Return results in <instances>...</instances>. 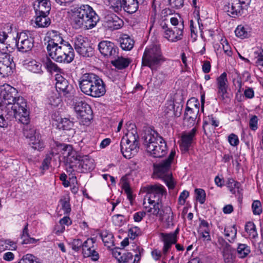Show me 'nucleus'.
Wrapping results in <instances>:
<instances>
[{
  "instance_id": "5701e85b",
  "label": "nucleus",
  "mask_w": 263,
  "mask_h": 263,
  "mask_svg": "<svg viewBox=\"0 0 263 263\" xmlns=\"http://www.w3.org/2000/svg\"><path fill=\"white\" fill-rule=\"evenodd\" d=\"M46 39L47 50L60 45L64 42H68L63 39L61 33L54 30H50L47 32Z\"/></svg>"
},
{
  "instance_id": "a878e982",
  "label": "nucleus",
  "mask_w": 263,
  "mask_h": 263,
  "mask_svg": "<svg viewBox=\"0 0 263 263\" xmlns=\"http://www.w3.org/2000/svg\"><path fill=\"white\" fill-rule=\"evenodd\" d=\"M154 215L158 216L167 227L174 226V214L170 206L162 207L160 209L159 214Z\"/></svg>"
},
{
  "instance_id": "9b49d317",
  "label": "nucleus",
  "mask_w": 263,
  "mask_h": 263,
  "mask_svg": "<svg viewBox=\"0 0 263 263\" xmlns=\"http://www.w3.org/2000/svg\"><path fill=\"white\" fill-rule=\"evenodd\" d=\"M251 0H229L223 7L224 11L232 17L236 18L248 8Z\"/></svg>"
},
{
  "instance_id": "6ab92c4d",
  "label": "nucleus",
  "mask_w": 263,
  "mask_h": 263,
  "mask_svg": "<svg viewBox=\"0 0 263 263\" xmlns=\"http://www.w3.org/2000/svg\"><path fill=\"white\" fill-rule=\"evenodd\" d=\"M55 88L60 94L68 96L71 93L73 90L72 86L70 85L68 81L60 73L55 75Z\"/></svg>"
},
{
  "instance_id": "dca6fc26",
  "label": "nucleus",
  "mask_w": 263,
  "mask_h": 263,
  "mask_svg": "<svg viewBox=\"0 0 263 263\" xmlns=\"http://www.w3.org/2000/svg\"><path fill=\"white\" fill-rule=\"evenodd\" d=\"M96 239L88 238L83 242L82 254L85 257H90L92 260L97 261L99 258L98 253L95 246Z\"/></svg>"
},
{
  "instance_id": "37998d69",
  "label": "nucleus",
  "mask_w": 263,
  "mask_h": 263,
  "mask_svg": "<svg viewBox=\"0 0 263 263\" xmlns=\"http://www.w3.org/2000/svg\"><path fill=\"white\" fill-rule=\"evenodd\" d=\"M57 155H58V153L54 152L53 151L47 154L42 162V165L40 166V169L43 171L48 170L52 158Z\"/></svg>"
},
{
  "instance_id": "4c0bfd02",
  "label": "nucleus",
  "mask_w": 263,
  "mask_h": 263,
  "mask_svg": "<svg viewBox=\"0 0 263 263\" xmlns=\"http://www.w3.org/2000/svg\"><path fill=\"white\" fill-rule=\"evenodd\" d=\"M120 46L124 50H130L134 46V41L128 35L124 34L120 39Z\"/></svg>"
},
{
  "instance_id": "473e14b6",
  "label": "nucleus",
  "mask_w": 263,
  "mask_h": 263,
  "mask_svg": "<svg viewBox=\"0 0 263 263\" xmlns=\"http://www.w3.org/2000/svg\"><path fill=\"white\" fill-rule=\"evenodd\" d=\"M223 234L226 239L230 243L235 242L237 238V229L235 225L227 227L223 231Z\"/></svg>"
},
{
  "instance_id": "c85d7f7f",
  "label": "nucleus",
  "mask_w": 263,
  "mask_h": 263,
  "mask_svg": "<svg viewBox=\"0 0 263 263\" xmlns=\"http://www.w3.org/2000/svg\"><path fill=\"white\" fill-rule=\"evenodd\" d=\"M35 14H49L51 4L48 0H36L34 4Z\"/></svg>"
},
{
  "instance_id": "f03ea898",
  "label": "nucleus",
  "mask_w": 263,
  "mask_h": 263,
  "mask_svg": "<svg viewBox=\"0 0 263 263\" xmlns=\"http://www.w3.org/2000/svg\"><path fill=\"white\" fill-rule=\"evenodd\" d=\"M81 91L93 98H99L106 93V85L99 77L93 73H86L79 80Z\"/></svg>"
},
{
  "instance_id": "f8f14e48",
  "label": "nucleus",
  "mask_w": 263,
  "mask_h": 263,
  "mask_svg": "<svg viewBox=\"0 0 263 263\" xmlns=\"http://www.w3.org/2000/svg\"><path fill=\"white\" fill-rule=\"evenodd\" d=\"M217 242L221 251L224 263H236L235 248L228 243L222 237H218Z\"/></svg>"
},
{
  "instance_id": "8fccbe9b",
  "label": "nucleus",
  "mask_w": 263,
  "mask_h": 263,
  "mask_svg": "<svg viewBox=\"0 0 263 263\" xmlns=\"http://www.w3.org/2000/svg\"><path fill=\"white\" fill-rule=\"evenodd\" d=\"M59 202L61 205V209L64 211V213L65 214H69L71 211V206L69 198L63 197L60 200Z\"/></svg>"
},
{
  "instance_id": "a18cd8bd",
  "label": "nucleus",
  "mask_w": 263,
  "mask_h": 263,
  "mask_svg": "<svg viewBox=\"0 0 263 263\" xmlns=\"http://www.w3.org/2000/svg\"><path fill=\"white\" fill-rule=\"evenodd\" d=\"M235 32L236 35L241 39L247 38L250 35L249 29L242 25L238 26L235 30Z\"/></svg>"
},
{
  "instance_id": "58836bf2",
  "label": "nucleus",
  "mask_w": 263,
  "mask_h": 263,
  "mask_svg": "<svg viewBox=\"0 0 263 263\" xmlns=\"http://www.w3.org/2000/svg\"><path fill=\"white\" fill-rule=\"evenodd\" d=\"M245 231L248 233L250 239L255 240L258 238V234L255 225L253 222H248L245 225Z\"/></svg>"
},
{
  "instance_id": "2eb2a0df",
  "label": "nucleus",
  "mask_w": 263,
  "mask_h": 263,
  "mask_svg": "<svg viewBox=\"0 0 263 263\" xmlns=\"http://www.w3.org/2000/svg\"><path fill=\"white\" fill-rule=\"evenodd\" d=\"M74 49L82 57H90L92 55V49L88 43L81 35L76 36L73 40Z\"/></svg>"
},
{
  "instance_id": "09e8293b",
  "label": "nucleus",
  "mask_w": 263,
  "mask_h": 263,
  "mask_svg": "<svg viewBox=\"0 0 263 263\" xmlns=\"http://www.w3.org/2000/svg\"><path fill=\"white\" fill-rule=\"evenodd\" d=\"M110 8L115 12H119L123 8L122 0H108Z\"/></svg>"
},
{
  "instance_id": "a19ab883",
  "label": "nucleus",
  "mask_w": 263,
  "mask_h": 263,
  "mask_svg": "<svg viewBox=\"0 0 263 263\" xmlns=\"http://www.w3.org/2000/svg\"><path fill=\"white\" fill-rule=\"evenodd\" d=\"M21 239H22L23 244H31L36 243L38 240L33 238L30 237L28 229V224L27 223L23 229V233L21 235Z\"/></svg>"
},
{
  "instance_id": "c756f323",
  "label": "nucleus",
  "mask_w": 263,
  "mask_h": 263,
  "mask_svg": "<svg viewBox=\"0 0 263 263\" xmlns=\"http://www.w3.org/2000/svg\"><path fill=\"white\" fill-rule=\"evenodd\" d=\"M145 0H122L124 10L129 13L136 12L139 5L144 2Z\"/></svg>"
},
{
  "instance_id": "2f4dec72",
  "label": "nucleus",
  "mask_w": 263,
  "mask_h": 263,
  "mask_svg": "<svg viewBox=\"0 0 263 263\" xmlns=\"http://www.w3.org/2000/svg\"><path fill=\"white\" fill-rule=\"evenodd\" d=\"M23 65L26 69L33 73L42 74L43 72L41 63L34 60L25 61Z\"/></svg>"
},
{
  "instance_id": "412c9836",
  "label": "nucleus",
  "mask_w": 263,
  "mask_h": 263,
  "mask_svg": "<svg viewBox=\"0 0 263 263\" xmlns=\"http://www.w3.org/2000/svg\"><path fill=\"white\" fill-rule=\"evenodd\" d=\"M98 48L100 53L105 57L114 58L118 53V48L108 41H103L99 43Z\"/></svg>"
},
{
  "instance_id": "cd10ccee",
  "label": "nucleus",
  "mask_w": 263,
  "mask_h": 263,
  "mask_svg": "<svg viewBox=\"0 0 263 263\" xmlns=\"http://www.w3.org/2000/svg\"><path fill=\"white\" fill-rule=\"evenodd\" d=\"M196 131V128L194 127L190 132L182 134L181 136V142L180 145V148L182 151L184 152L188 151L189 147L191 146Z\"/></svg>"
},
{
  "instance_id": "1a4fd4ad",
  "label": "nucleus",
  "mask_w": 263,
  "mask_h": 263,
  "mask_svg": "<svg viewBox=\"0 0 263 263\" xmlns=\"http://www.w3.org/2000/svg\"><path fill=\"white\" fill-rule=\"evenodd\" d=\"M139 136L136 130H132L124 136L120 142V150L123 156L130 159L135 155L139 149Z\"/></svg>"
},
{
  "instance_id": "72a5a7b5",
  "label": "nucleus",
  "mask_w": 263,
  "mask_h": 263,
  "mask_svg": "<svg viewBox=\"0 0 263 263\" xmlns=\"http://www.w3.org/2000/svg\"><path fill=\"white\" fill-rule=\"evenodd\" d=\"M29 144L32 148L37 151H41L45 146L44 142L40 133L36 134L35 137L29 140Z\"/></svg>"
},
{
  "instance_id": "c9c22d12",
  "label": "nucleus",
  "mask_w": 263,
  "mask_h": 263,
  "mask_svg": "<svg viewBox=\"0 0 263 263\" xmlns=\"http://www.w3.org/2000/svg\"><path fill=\"white\" fill-rule=\"evenodd\" d=\"M236 249L239 258H246L251 252L250 247L247 244L238 243Z\"/></svg>"
},
{
  "instance_id": "0e129e2a",
  "label": "nucleus",
  "mask_w": 263,
  "mask_h": 263,
  "mask_svg": "<svg viewBox=\"0 0 263 263\" xmlns=\"http://www.w3.org/2000/svg\"><path fill=\"white\" fill-rule=\"evenodd\" d=\"M228 140L230 144L233 146H237L239 143L238 136L233 133L228 136Z\"/></svg>"
},
{
  "instance_id": "aec40b11",
  "label": "nucleus",
  "mask_w": 263,
  "mask_h": 263,
  "mask_svg": "<svg viewBox=\"0 0 263 263\" xmlns=\"http://www.w3.org/2000/svg\"><path fill=\"white\" fill-rule=\"evenodd\" d=\"M136 254L135 258L133 260V255L131 253H123L122 255L118 253V256H117L116 253H114V256L118 260L119 263H138L140 259L141 253L143 251V249L140 247H136L135 249Z\"/></svg>"
},
{
  "instance_id": "5fc2aeb1",
  "label": "nucleus",
  "mask_w": 263,
  "mask_h": 263,
  "mask_svg": "<svg viewBox=\"0 0 263 263\" xmlns=\"http://www.w3.org/2000/svg\"><path fill=\"white\" fill-rule=\"evenodd\" d=\"M252 209L254 215H260L262 213L261 202L257 200L254 201L252 204Z\"/></svg>"
},
{
  "instance_id": "a211bd4d",
  "label": "nucleus",
  "mask_w": 263,
  "mask_h": 263,
  "mask_svg": "<svg viewBox=\"0 0 263 263\" xmlns=\"http://www.w3.org/2000/svg\"><path fill=\"white\" fill-rule=\"evenodd\" d=\"M14 67L15 64L10 54H6L0 59V74L3 77L11 75Z\"/></svg>"
},
{
  "instance_id": "4be33fe9",
  "label": "nucleus",
  "mask_w": 263,
  "mask_h": 263,
  "mask_svg": "<svg viewBox=\"0 0 263 263\" xmlns=\"http://www.w3.org/2000/svg\"><path fill=\"white\" fill-rule=\"evenodd\" d=\"M216 86L218 98L220 100L224 101L227 97V94L228 87L227 75L226 72H223L216 79Z\"/></svg>"
},
{
  "instance_id": "052dcab7",
  "label": "nucleus",
  "mask_w": 263,
  "mask_h": 263,
  "mask_svg": "<svg viewBox=\"0 0 263 263\" xmlns=\"http://www.w3.org/2000/svg\"><path fill=\"white\" fill-rule=\"evenodd\" d=\"M124 216L121 214H117L112 216L113 223L117 226H122L125 221Z\"/></svg>"
},
{
  "instance_id": "e433bc0d",
  "label": "nucleus",
  "mask_w": 263,
  "mask_h": 263,
  "mask_svg": "<svg viewBox=\"0 0 263 263\" xmlns=\"http://www.w3.org/2000/svg\"><path fill=\"white\" fill-rule=\"evenodd\" d=\"M130 62L131 61L129 59L123 57H118L117 59L111 61L112 65L119 69L126 68Z\"/></svg>"
},
{
  "instance_id": "680f3d73",
  "label": "nucleus",
  "mask_w": 263,
  "mask_h": 263,
  "mask_svg": "<svg viewBox=\"0 0 263 263\" xmlns=\"http://www.w3.org/2000/svg\"><path fill=\"white\" fill-rule=\"evenodd\" d=\"M141 232L138 227H133L130 228L128 231V236L133 239H134L137 236L141 235Z\"/></svg>"
},
{
  "instance_id": "9d476101",
  "label": "nucleus",
  "mask_w": 263,
  "mask_h": 263,
  "mask_svg": "<svg viewBox=\"0 0 263 263\" xmlns=\"http://www.w3.org/2000/svg\"><path fill=\"white\" fill-rule=\"evenodd\" d=\"M59 149L63 151L65 163L69 165L70 169H77V164L81 158L77 152L73 149L72 145L67 144L55 143Z\"/></svg>"
},
{
  "instance_id": "6e6d98bb",
  "label": "nucleus",
  "mask_w": 263,
  "mask_h": 263,
  "mask_svg": "<svg viewBox=\"0 0 263 263\" xmlns=\"http://www.w3.org/2000/svg\"><path fill=\"white\" fill-rule=\"evenodd\" d=\"M195 193L197 200L201 204L204 203L205 200V191L203 189H197L195 190Z\"/></svg>"
},
{
  "instance_id": "0eeeda50",
  "label": "nucleus",
  "mask_w": 263,
  "mask_h": 263,
  "mask_svg": "<svg viewBox=\"0 0 263 263\" xmlns=\"http://www.w3.org/2000/svg\"><path fill=\"white\" fill-rule=\"evenodd\" d=\"M165 61L160 45L152 44L147 46L142 58V65L153 69Z\"/></svg>"
},
{
  "instance_id": "39448f33",
  "label": "nucleus",
  "mask_w": 263,
  "mask_h": 263,
  "mask_svg": "<svg viewBox=\"0 0 263 263\" xmlns=\"http://www.w3.org/2000/svg\"><path fill=\"white\" fill-rule=\"evenodd\" d=\"M146 151L154 157H161L166 152V144L163 138L154 130L148 132L143 137Z\"/></svg>"
},
{
  "instance_id": "4468645a",
  "label": "nucleus",
  "mask_w": 263,
  "mask_h": 263,
  "mask_svg": "<svg viewBox=\"0 0 263 263\" xmlns=\"http://www.w3.org/2000/svg\"><path fill=\"white\" fill-rule=\"evenodd\" d=\"M13 40L18 51L22 52L30 51L34 46L33 38L26 32L17 33L16 39L14 37Z\"/></svg>"
},
{
  "instance_id": "13d9d810",
  "label": "nucleus",
  "mask_w": 263,
  "mask_h": 263,
  "mask_svg": "<svg viewBox=\"0 0 263 263\" xmlns=\"http://www.w3.org/2000/svg\"><path fill=\"white\" fill-rule=\"evenodd\" d=\"M227 186L229 189L230 191L232 194H235L236 192V191H235V189L239 187V183L236 182L232 178H229L227 181Z\"/></svg>"
},
{
  "instance_id": "de8ad7c7",
  "label": "nucleus",
  "mask_w": 263,
  "mask_h": 263,
  "mask_svg": "<svg viewBox=\"0 0 263 263\" xmlns=\"http://www.w3.org/2000/svg\"><path fill=\"white\" fill-rule=\"evenodd\" d=\"M200 220V223L199 225V228L198 230V232L199 234H208L210 233L211 228L210 225L207 221L204 220L199 219Z\"/></svg>"
},
{
  "instance_id": "bb28decb",
  "label": "nucleus",
  "mask_w": 263,
  "mask_h": 263,
  "mask_svg": "<svg viewBox=\"0 0 263 263\" xmlns=\"http://www.w3.org/2000/svg\"><path fill=\"white\" fill-rule=\"evenodd\" d=\"M77 167L78 172L85 173L91 171L95 168L94 160L87 155L81 156Z\"/></svg>"
},
{
  "instance_id": "3c124183",
  "label": "nucleus",
  "mask_w": 263,
  "mask_h": 263,
  "mask_svg": "<svg viewBox=\"0 0 263 263\" xmlns=\"http://www.w3.org/2000/svg\"><path fill=\"white\" fill-rule=\"evenodd\" d=\"M45 67L47 70L50 72H62V69H61L58 66L52 62L51 60L48 59L45 63Z\"/></svg>"
},
{
  "instance_id": "e2e57ef3",
  "label": "nucleus",
  "mask_w": 263,
  "mask_h": 263,
  "mask_svg": "<svg viewBox=\"0 0 263 263\" xmlns=\"http://www.w3.org/2000/svg\"><path fill=\"white\" fill-rule=\"evenodd\" d=\"M83 243L80 239H75L71 243V248L76 252H78L82 248L83 249Z\"/></svg>"
},
{
  "instance_id": "774afa93",
  "label": "nucleus",
  "mask_w": 263,
  "mask_h": 263,
  "mask_svg": "<svg viewBox=\"0 0 263 263\" xmlns=\"http://www.w3.org/2000/svg\"><path fill=\"white\" fill-rule=\"evenodd\" d=\"M189 196V192L186 190H184L182 192L179 197L178 202L180 204L183 205L185 202L186 199Z\"/></svg>"
},
{
  "instance_id": "423d86ee",
  "label": "nucleus",
  "mask_w": 263,
  "mask_h": 263,
  "mask_svg": "<svg viewBox=\"0 0 263 263\" xmlns=\"http://www.w3.org/2000/svg\"><path fill=\"white\" fill-rule=\"evenodd\" d=\"M175 154V151L172 150L166 159L154 165V173L164 181L169 189H173L176 184L171 171V165Z\"/></svg>"
},
{
  "instance_id": "c03bdc74",
  "label": "nucleus",
  "mask_w": 263,
  "mask_h": 263,
  "mask_svg": "<svg viewBox=\"0 0 263 263\" xmlns=\"http://www.w3.org/2000/svg\"><path fill=\"white\" fill-rule=\"evenodd\" d=\"M105 246L110 247L114 243V236L110 232L106 231H102L100 234Z\"/></svg>"
},
{
  "instance_id": "f3484780",
  "label": "nucleus",
  "mask_w": 263,
  "mask_h": 263,
  "mask_svg": "<svg viewBox=\"0 0 263 263\" xmlns=\"http://www.w3.org/2000/svg\"><path fill=\"white\" fill-rule=\"evenodd\" d=\"M160 236V239L163 243L161 257H162V260H164L173 245L176 243L177 239H176L175 234L174 233H161Z\"/></svg>"
},
{
  "instance_id": "ddd939ff",
  "label": "nucleus",
  "mask_w": 263,
  "mask_h": 263,
  "mask_svg": "<svg viewBox=\"0 0 263 263\" xmlns=\"http://www.w3.org/2000/svg\"><path fill=\"white\" fill-rule=\"evenodd\" d=\"M74 109L77 118L85 125L89 123L92 119V110L90 106L85 102L80 101L75 103Z\"/></svg>"
},
{
  "instance_id": "603ef678",
  "label": "nucleus",
  "mask_w": 263,
  "mask_h": 263,
  "mask_svg": "<svg viewBox=\"0 0 263 263\" xmlns=\"http://www.w3.org/2000/svg\"><path fill=\"white\" fill-rule=\"evenodd\" d=\"M73 126V123L67 118H62L59 122L58 127L63 130H69Z\"/></svg>"
},
{
  "instance_id": "4d7b16f0",
  "label": "nucleus",
  "mask_w": 263,
  "mask_h": 263,
  "mask_svg": "<svg viewBox=\"0 0 263 263\" xmlns=\"http://www.w3.org/2000/svg\"><path fill=\"white\" fill-rule=\"evenodd\" d=\"M220 43L225 54L228 56H231L232 54V49L228 41L226 39H221Z\"/></svg>"
},
{
  "instance_id": "20e7f679",
  "label": "nucleus",
  "mask_w": 263,
  "mask_h": 263,
  "mask_svg": "<svg viewBox=\"0 0 263 263\" xmlns=\"http://www.w3.org/2000/svg\"><path fill=\"white\" fill-rule=\"evenodd\" d=\"M147 195L144 199L143 205L149 215L159 214L162 207V198L166 194L164 187L161 184L147 186Z\"/></svg>"
},
{
  "instance_id": "864d4df0",
  "label": "nucleus",
  "mask_w": 263,
  "mask_h": 263,
  "mask_svg": "<svg viewBox=\"0 0 263 263\" xmlns=\"http://www.w3.org/2000/svg\"><path fill=\"white\" fill-rule=\"evenodd\" d=\"M161 20L160 16L156 13V7L153 8L149 18V23L151 24V27H154V25H158V22Z\"/></svg>"
},
{
  "instance_id": "7ed1b4c3",
  "label": "nucleus",
  "mask_w": 263,
  "mask_h": 263,
  "mask_svg": "<svg viewBox=\"0 0 263 263\" xmlns=\"http://www.w3.org/2000/svg\"><path fill=\"white\" fill-rule=\"evenodd\" d=\"M71 11L72 24L76 29L82 27H84L85 29H91L96 26L99 21L98 15L89 5H82Z\"/></svg>"
},
{
  "instance_id": "79ce46f5",
  "label": "nucleus",
  "mask_w": 263,
  "mask_h": 263,
  "mask_svg": "<svg viewBox=\"0 0 263 263\" xmlns=\"http://www.w3.org/2000/svg\"><path fill=\"white\" fill-rule=\"evenodd\" d=\"M30 120L27 123H23L25 125L23 128V134L27 138H28L29 140H30L32 138L35 137L36 134H39V133L36 132L34 127L31 125L28 124Z\"/></svg>"
},
{
  "instance_id": "bf43d9fd",
  "label": "nucleus",
  "mask_w": 263,
  "mask_h": 263,
  "mask_svg": "<svg viewBox=\"0 0 263 263\" xmlns=\"http://www.w3.org/2000/svg\"><path fill=\"white\" fill-rule=\"evenodd\" d=\"M255 63L258 66L263 67V50L259 49L254 52Z\"/></svg>"
},
{
  "instance_id": "f257e3e1",
  "label": "nucleus",
  "mask_w": 263,
  "mask_h": 263,
  "mask_svg": "<svg viewBox=\"0 0 263 263\" xmlns=\"http://www.w3.org/2000/svg\"><path fill=\"white\" fill-rule=\"evenodd\" d=\"M27 102L19 96L17 90L9 84L0 86V127H7L11 121L15 118L21 123L29 121Z\"/></svg>"
},
{
  "instance_id": "49530a36",
  "label": "nucleus",
  "mask_w": 263,
  "mask_h": 263,
  "mask_svg": "<svg viewBox=\"0 0 263 263\" xmlns=\"http://www.w3.org/2000/svg\"><path fill=\"white\" fill-rule=\"evenodd\" d=\"M18 263H42L40 259L31 254H27L23 256Z\"/></svg>"
},
{
  "instance_id": "b1692460",
  "label": "nucleus",
  "mask_w": 263,
  "mask_h": 263,
  "mask_svg": "<svg viewBox=\"0 0 263 263\" xmlns=\"http://www.w3.org/2000/svg\"><path fill=\"white\" fill-rule=\"evenodd\" d=\"M179 27H174L173 29L165 30L164 37L168 41L176 42L182 39L184 25L180 24Z\"/></svg>"
},
{
  "instance_id": "338daca9",
  "label": "nucleus",
  "mask_w": 263,
  "mask_h": 263,
  "mask_svg": "<svg viewBox=\"0 0 263 263\" xmlns=\"http://www.w3.org/2000/svg\"><path fill=\"white\" fill-rule=\"evenodd\" d=\"M250 128L253 130H256L258 128V119L257 116H253L249 121Z\"/></svg>"
},
{
  "instance_id": "6e6552de",
  "label": "nucleus",
  "mask_w": 263,
  "mask_h": 263,
  "mask_svg": "<svg viewBox=\"0 0 263 263\" xmlns=\"http://www.w3.org/2000/svg\"><path fill=\"white\" fill-rule=\"evenodd\" d=\"M49 55L59 63H70L74 59L73 49L69 42H64L60 45L47 50Z\"/></svg>"
},
{
  "instance_id": "69168bd1",
  "label": "nucleus",
  "mask_w": 263,
  "mask_h": 263,
  "mask_svg": "<svg viewBox=\"0 0 263 263\" xmlns=\"http://www.w3.org/2000/svg\"><path fill=\"white\" fill-rule=\"evenodd\" d=\"M62 228L60 231L61 232H63L65 230L64 226H69L71 224L72 221L68 216H64L63 218L60 219L59 221Z\"/></svg>"
},
{
  "instance_id": "ea45409f",
  "label": "nucleus",
  "mask_w": 263,
  "mask_h": 263,
  "mask_svg": "<svg viewBox=\"0 0 263 263\" xmlns=\"http://www.w3.org/2000/svg\"><path fill=\"white\" fill-rule=\"evenodd\" d=\"M17 249L16 242L10 239L0 240V252H3L6 250H15Z\"/></svg>"
},
{
  "instance_id": "f704fd0d",
  "label": "nucleus",
  "mask_w": 263,
  "mask_h": 263,
  "mask_svg": "<svg viewBox=\"0 0 263 263\" xmlns=\"http://www.w3.org/2000/svg\"><path fill=\"white\" fill-rule=\"evenodd\" d=\"M48 14H36L35 24L38 27L44 28L50 24V20L48 17Z\"/></svg>"
},
{
  "instance_id": "7c9ffc66",
  "label": "nucleus",
  "mask_w": 263,
  "mask_h": 263,
  "mask_svg": "<svg viewBox=\"0 0 263 263\" xmlns=\"http://www.w3.org/2000/svg\"><path fill=\"white\" fill-rule=\"evenodd\" d=\"M198 114L197 108H192L189 106L186 107L184 112V120L189 122L188 126H193L195 124Z\"/></svg>"
},
{
  "instance_id": "393cba45",
  "label": "nucleus",
  "mask_w": 263,
  "mask_h": 263,
  "mask_svg": "<svg viewBox=\"0 0 263 263\" xmlns=\"http://www.w3.org/2000/svg\"><path fill=\"white\" fill-rule=\"evenodd\" d=\"M122 23V21L114 13L108 12L104 17V26L111 30L120 28Z\"/></svg>"
}]
</instances>
